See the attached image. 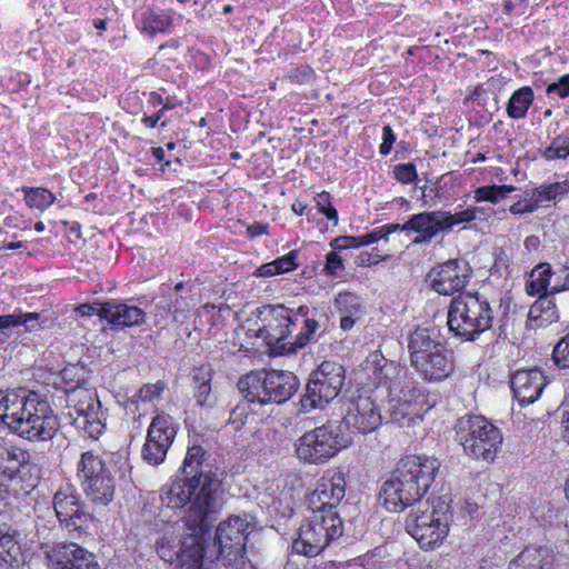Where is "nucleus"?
<instances>
[{"label": "nucleus", "instance_id": "nucleus-1", "mask_svg": "<svg viewBox=\"0 0 569 569\" xmlns=\"http://www.w3.org/2000/svg\"><path fill=\"white\" fill-rule=\"evenodd\" d=\"M0 422L29 441L51 440L59 429L46 397L26 388L0 391Z\"/></svg>", "mask_w": 569, "mask_h": 569}, {"label": "nucleus", "instance_id": "nucleus-2", "mask_svg": "<svg viewBox=\"0 0 569 569\" xmlns=\"http://www.w3.org/2000/svg\"><path fill=\"white\" fill-rule=\"evenodd\" d=\"M218 487V481L211 476L198 481L194 476L177 473L160 488L159 497L161 505L169 509H182L191 503L184 518L186 526L190 531L201 532L209 530L222 507Z\"/></svg>", "mask_w": 569, "mask_h": 569}, {"label": "nucleus", "instance_id": "nucleus-3", "mask_svg": "<svg viewBox=\"0 0 569 569\" xmlns=\"http://www.w3.org/2000/svg\"><path fill=\"white\" fill-rule=\"evenodd\" d=\"M437 459L426 456H409L401 459L381 489L380 499L383 506L399 512L421 501L439 471Z\"/></svg>", "mask_w": 569, "mask_h": 569}, {"label": "nucleus", "instance_id": "nucleus-4", "mask_svg": "<svg viewBox=\"0 0 569 569\" xmlns=\"http://www.w3.org/2000/svg\"><path fill=\"white\" fill-rule=\"evenodd\" d=\"M82 368L70 366L61 371L66 393V416L87 437L98 439L104 431L107 411L93 388H89Z\"/></svg>", "mask_w": 569, "mask_h": 569}, {"label": "nucleus", "instance_id": "nucleus-5", "mask_svg": "<svg viewBox=\"0 0 569 569\" xmlns=\"http://www.w3.org/2000/svg\"><path fill=\"white\" fill-rule=\"evenodd\" d=\"M378 378L385 380L389 391V413L400 427H410L422 419V415L433 407L416 380L407 377L395 362L385 363L378 369Z\"/></svg>", "mask_w": 569, "mask_h": 569}, {"label": "nucleus", "instance_id": "nucleus-6", "mask_svg": "<svg viewBox=\"0 0 569 569\" xmlns=\"http://www.w3.org/2000/svg\"><path fill=\"white\" fill-rule=\"evenodd\" d=\"M450 506L441 498L419 502L410 509L406 519L407 532L417 540L421 549L439 547L449 533Z\"/></svg>", "mask_w": 569, "mask_h": 569}, {"label": "nucleus", "instance_id": "nucleus-7", "mask_svg": "<svg viewBox=\"0 0 569 569\" xmlns=\"http://www.w3.org/2000/svg\"><path fill=\"white\" fill-rule=\"evenodd\" d=\"M492 321L493 311L489 301L478 293L459 295L449 305L447 315L449 331L462 341H475L491 328Z\"/></svg>", "mask_w": 569, "mask_h": 569}, {"label": "nucleus", "instance_id": "nucleus-8", "mask_svg": "<svg viewBox=\"0 0 569 569\" xmlns=\"http://www.w3.org/2000/svg\"><path fill=\"white\" fill-rule=\"evenodd\" d=\"M299 318L283 306L266 305L257 308L251 319V332L257 340L267 347L269 355L292 353L289 336L292 327L298 325Z\"/></svg>", "mask_w": 569, "mask_h": 569}, {"label": "nucleus", "instance_id": "nucleus-9", "mask_svg": "<svg viewBox=\"0 0 569 569\" xmlns=\"http://www.w3.org/2000/svg\"><path fill=\"white\" fill-rule=\"evenodd\" d=\"M342 533L343 523L336 511L313 510L300 526L298 538L292 542V549L299 555L316 557Z\"/></svg>", "mask_w": 569, "mask_h": 569}, {"label": "nucleus", "instance_id": "nucleus-10", "mask_svg": "<svg viewBox=\"0 0 569 569\" xmlns=\"http://www.w3.org/2000/svg\"><path fill=\"white\" fill-rule=\"evenodd\" d=\"M459 440L467 456L492 462L502 445L501 431L483 416H469L459 422Z\"/></svg>", "mask_w": 569, "mask_h": 569}, {"label": "nucleus", "instance_id": "nucleus-11", "mask_svg": "<svg viewBox=\"0 0 569 569\" xmlns=\"http://www.w3.org/2000/svg\"><path fill=\"white\" fill-rule=\"evenodd\" d=\"M343 383V367L337 362L323 361L309 376L301 407L305 410L323 408L338 397Z\"/></svg>", "mask_w": 569, "mask_h": 569}, {"label": "nucleus", "instance_id": "nucleus-12", "mask_svg": "<svg viewBox=\"0 0 569 569\" xmlns=\"http://www.w3.org/2000/svg\"><path fill=\"white\" fill-rule=\"evenodd\" d=\"M52 506L60 527L70 536L79 538L88 531L93 517L73 485H61L53 495Z\"/></svg>", "mask_w": 569, "mask_h": 569}, {"label": "nucleus", "instance_id": "nucleus-13", "mask_svg": "<svg viewBox=\"0 0 569 569\" xmlns=\"http://www.w3.org/2000/svg\"><path fill=\"white\" fill-rule=\"evenodd\" d=\"M298 378L290 371H251V403H282L299 389Z\"/></svg>", "mask_w": 569, "mask_h": 569}, {"label": "nucleus", "instance_id": "nucleus-14", "mask_svg": "<svg viewBox=\"0 0 569 569\" xmlns=\"http://www.w3.org/2000/svg\"><path fill=\"white\" fill-rule=\"evenodd\" d=\"M346 446V441L340 436L337 427L323 425L306 432L298 439L296 455L305 462L323 463Z\"/></svg>", "mask_w": 569, "mask_h": 569}, {"label": "nucleus", "instance_id": "nucleus-15", "mask_svg": "<svg viewBox=\"0 0 569 569\" xmlns=\"http://www.w3.org/2000/svg\"><path fill=\"white\" fill-rule=\"evenodd\" d=\"M248 527L249 523L240 517H231L218 526L214 546L218 548L217 559L224 567L244 569Z\"/></svg>", "mask_w": 569, "mask_h": 569}, {"label": "nucleus", "instance_id": "nucleus-16", "mask_svg": "<svg viewBox=\"0 0 569 569\" xmlns=\"http://www.w3.org/2000/svg\"><path fill=\"white\" fill-rule=\"evenodd\" d=\"M176 435L174 419L164 412L157 413L148 428L142 458L153 466L163 462Z\"/></svg>", "mask_w": 569, "mask_h": 569}, {"label": "nucleus", "instance_id": "nucleus-17", "mask_svg": "<svg viewBox=\"0 0 569 569\" xmlns=\"http://www.w3.org/2000/svg\"><path fill=\"white\" fill-rule=\"evenodd\" d=\"M47 559L53 569H100L96 555L76 542L54 543Z\"/></svg>", "mask_w": 569, "mask_h": 569}, {"label": "nucleus", "instance_id": "nucleus-18", "mask_svg": "<svg viewBox=\"0 0 569 569\" xmlns=\"http://www.w3.org/2000/svg\"><path fill=\"white\" fill-rule=\"evenodd\" d=\"M553 274L557 276V271L553 272L550 264L548 263H541L530 272L529 279L526 282V292L529 296L539 297V299L530 308V318L537 319L541 317V312L543 310L547 316L545 320H551L553 317H556L555 306L552 305L551 300H549V295L552 293L551 290L548 291L550 279Z\"/></svg>", "mask_w": 569, "mask_h": 569}, {"label": "nucleus", "instance_id": "nucleus-19", "mask_svg": "<svg viewBox=\"0 0 569 569\" xmlns=\"http://www.w3.org/2000/svg\"><path fill=\"white\" fill-rule=\"evenodd\" d=\"M345 495V475L339 470H327L318 480L316 489L309 495L308 505L313 510H333Z\"/></svg>", "mask_w": 569, "mask_h": 569}, {"label": "nucleus", "instance_id": "nucleus-20", "mask_svg": "<svg viewBox=\"0 0 569 569\" xmlns=\"http://www.w3.org/2000/svg\"><path fill=\"white\" fill-rule=\"evenodd\" d=\"M381 421L380 408L368 395H359L352 400L345 417L348 428L365 435L375 431Z\"/></svg>", "mask_w": 569, "mask_h": 569}, {"label": "nucleus", "instance_id": "nucleus-21", "mask_svg": "<svg viewBox=\"0 0 569 569\" xmlns=\"http://www.w3.org/2000/svg\"><path fill=\"white\" fill-rule=\"evenodd\" d=\"M431 286L439 295L450 296L463 289L469 279L465 262L448 261L431 271Z\"/></svg>", "mask_w": 569, "mask_h": 569}, {"label": "nucleus", "instance_id": "nucleus-22", "mask_svg": "<svg viewBox=\"0 0 569 569\" xmlns=\"http://www.w3.org/2000/svg\"><path fill=\"white\" fill-rule=\"evenodd\" d=\"M510 382L513 396L521 406L538 400L546 387V378L538 369L517 370Z\"/></svg>", "mask_w": 569, "mask_h": 569}, {"label": "nucleus", "instance_id": "nucleus-23", "mask_svg": "<svg viewBox=\"0 0 569 569\" xmlns=\"http://www.w3.org/2000/svg\"><path fill=\"white\" fill-rule=\"evenodd\" d=\"M398 231H413L418 233L419 236L415 239V243L430 241L440 232H445L441 210L413 214L406 223L399 224Z\"/></svg>", "mask_w": 569, "mask_h": 569}, {"label": "nucleus", "instance_id": "nucleus-24", "mask_svg": "<svg viewBox=\"0 0 569 569\" xmlns=\"http://www.w3.org/2000/svg\"><path fill=\"white\" fill-rule=\"evenodd\" d=\"M442 347L445 346L439 340V331L435 327H418L410 333L408 341L411 365L416 366Z\"/></svg>", "mask_w": 569, "mask_h": 569}, {"label": "nucleus", "instance_id": "nucleus-25", "mask_svg": "<svg viewBox=\"0 0 569 569\" xmlns=\"http://www.w3.org/2000/svg\"><path fill=\"white\" fill-rule=\"evenodd\" d=\"M102 311L108 322L122 328L140 326L146 321V312L142 309L126 302L107 301Z\"/></svg>", "mask_w": 569, "mask_h": 569}, {"label": "nucleus", "instance_id": "nucleus-26", "mask_svg": "<svg viewBox=\"0 0 569 569\" xmlns=\"http://www.w3.org/2000/svg\"><path fill=\"white\" fill-rule=\"evenodd\" d=\"M425 379L429 381H440L447 378L452 371V360L449 351L442 347L433 353H429L426 359L413 366Z\"/></svg>", "mask_w": 569, "mask_h": 569}, {"label": "nucleus", "instance_id": "nucleus-27", "mask_svg": "<svg viewBox=\"0 0 569 569\" xmlns=\"http://www.w3.org/2000/svg\"><path fill=\"white\" fill-rule=\"evenodd\" d=\"M102 475L103 477L113 476L111 469L99 455L91 450L83 452L77 465V478L80 486L100 479Z\"/></svg>", "mask_w": 569, "mask_h": 569}, {"label": "nucleus", "instance_id": "nucleus-28", "mask_svg": "<svg viewBox=\"0 0 569 569\" xmlns=\"http://www.w3.org/2000/svg\"><path fill=\"white\" fill-rule=\"evenodd\" d=\"M206 531H191V535L181 542L177 553V567L180 569H201L203 549L198 540V536H202Z\"/></svg>", "mask_w": 569, "mask_h": 569}, {"label": "nucleus", "instance_id": "nucleus-29", "mask_svg": "<svg viewBox=\"0 0 569 569\" xmlns=\"http://www.w3.org/2000/svg\"><path fill=\"white\" fill-rule=\"evenodd\" d=\"M553 555L548 548H527L509 563L508 569H552Z\"/></svg>", "mask_w": 569, "mask_h": 569}, {"label": "nucleus", "instance_id": "nucleus-30", "mask_svg": "<svg viewBox=\"0 0 569 569\" xmlns=\"http://www.w3.org/2000/svg\"><path fill=\"white\" fill-rule=\"evenodd\" d=\"M87 498L94 505L107 506L114 496L116 480L113 476L100 477L90 483L81 486Z\"/></svg>", "mask_w": 569, "mask_h": 569}, {"label": "nucleus", "instance_id": "nucleus-31", "mask_svg": "<svg viewBox=\"0 0 569 569\" xmlns=\"http://www.w3.org/2000/svg\"><path fill=\"white\" fill-rule=\"evenodd\" d=\"M569 192V182L561 181L555 182L547 186H540L528 191V196L531 197L532 203L535 208L538 210L539 208L550 207L551 203L560 200L563 196Z\"/></svg>", "mask_w": 569, "mask_h": 569}, {"label": "nucleus", "instance_id": "nucleus-32", "mask_svg": "<svg viewBox=\"0 0 569 569\" xmlns=\"http://www.w3.org/2000/svg\"><path fill=\"white\" fill-rule=\"evenodd\" d=\"M242 400L230 411L229 426L239 431L246 426L249 415V375L242 376L237 383Z\"/></svg>", "mask_w": 569, "mask_h": 569}, {"label": "nucleus", "instance_id": "nucleus-33", "mask_svg": "<svg viewBox=\"0 0 569 569\" xmlns=\"http://www.w3.org/2000/svg\"><path fill=\"white\" fill-rule=\"evenodd\" d=\"M172 24V14L169 11L148 10L142 14L141 29L150 37L166 32Z\"/></svg>", "mask_w": 569, "mask_h": 569}, {"label": "nucleus", "instance_id": "nucleus-34", "mask_svg": "<svg viewBox=\"0 0 569 569\" xmlns=\"http://www.w3.org/2000/svg\"><path fill=\"white\" fill-rule=\"evenodd\" d=\"M533 90L530 87H521L510 97L507 104V113L511 119H522L533 102Z\"/></svg>", "mask_w": 569, "mask_h": 569}, {"label": "nucleus", "instance_id": "nucleus-35", "mask_svg": "<svg viewBox=\"0 0 569 569\" xmlns=\"http://www.w3.org/2000/svg\"><path fill=\"white\" fill-rule=\"evenodd\" d=\"M293 316H297L299 318L298 323L302 325L301 331L295 338H291V347H293V352H296L297 349L303 348L309 343L318 330L319 323L317 320L307 317L308 308L303 306L299 307Z\"/></svg>", "mask_w": 569, "mask_h": 569}, {"label": "nucleus", "instance_id": "nucleus-36", "mask_svg": "<svg viewBox=\"0 0 569 569\" xmlns=\"http://www.w3.org/2000/svg\"><path fill=\"white\" fill-rule=\"evenodd\" d=\"M204 451L200 446H192L188 449L186 458L179 473L182 476L193 477L198 481H203L206 476H210L202 471V458Z\"/></svg>", "mask_w": 569, "mask_h": 569}, {"label": "nucleus", "instance_id": "nucleus-37", "mask_svg": "<svg viewBox=\"0 0 569 569\" xmlns=\"http://www.w3.org/2000/svg\"><path fill=\"white\" fill-rule=\"evenodd\" d=\"M39 318L40 313L38 312H19L0 316V332L4 333L6 330L19 326H26L29 330H37L40 328L38 322Z\"/></svg>", "mask_w": 569, "mask_h": 569}, {"label": "nucleus", "instance_id": "nucleus-38", "mask_svg": "<svg viewBox=\"0 0 569 569\" xmlns=\"http://www.w3.org/2000/svg\"><path fill=\"white\" fill-rule=\"evenodd\" d=\"M24 200L28 207L44 211L56 200L54 194L46 188H23Z\"/></svg>", "mask_w": 569, "mask_h": 569}, {"label": "nucleus", "instance_id": "nucleus-39", "mask_svg": "<svg viewBox=\"0 0 569 569\" xmlns=\"http://www.w3.org/2000/svg\"><path fill=\"white\" fill-rule=\"evenodd\" d=\"M336 303L341 315L350 316L358 319L361 318L362 305L358 296L350 292L340 293L336 299Z\"/></svg>", "mask_w": 569, "mask_h": 569}, {"label": "nucleus", "instance_id": "nucleus-40", "mask_svg": "<svg viewBox=\"0 0 569 569\" xmlns=\"http://www.w3.org/2000/svg\"><path fill=\"white\" fill-rule=\"evenodd\" d=\"M515 190L512 186H489V187H480L475 191L476 201H489L492 203H497L501 199H505L510 192Z\"/></svg>", "mask_w": 569, "mask_h": 569}, {"label": "nucleus", "instance_id": "nucleus-41", "mask_svg": "<svg viewBox=\"0 0 569 569\" xmlns=\"http://www.w3.org/2000/svg\"><path fill=\"white\" fill-rule=\"evenodd\" d=\"M477 208H467L456 213L441 211L445 231L451 230L455 226L467 223L477 218Z\"/></svg>", "mask_w": 569, "mask_h": 569}, {"label": "nucleus", "instance_id": "nucleus-42", "mask_svg": "<svg viewBox=\"0 0 569 569\" xmlns=\"http://www.w3.org/2000/svg\"><path fill=\"white\" fill-rule=\"evenodd\" d=\"M166 388H167V385L161 380H159L154 383H146L130 399V401L132 403H137L138 401L152 402L156 399H159L161 397V395L166 390Z\"/></svg>", "mask_w": 569, "mask_h": 569}, {"label": "nucleus", "instance_id": "nucleus-43", "mask_svg": "<svg viewBox=\"0 0 569 569\" xmlns=\"http://www.w3.org/2000/svg\"><path fill=\"white\" fill-rule=\"evenodd\" d=\"M194 380L197 382H199L197 386L196 393H194L197 403L202 407L206 405H209L208 400H209L210 392H211V386H210L211 372L209 370H207V371L199 370V372L197 375H194Z\"/></svg>", "mask_w": 569, "mask_h": 569}, {"label": "nucleus", "instance_id": "nucleus-44", "mask_svg": "<svg viewBox=\"0 0 569 569\" xmlns=\"http://www.w3.org/2000/svg\"><path fill=\"white\" fill-rule=\"evenodd\" d=\"M399 224L398 223H389L381 226L375 230H372L369 233H366L363 236H359V240H361V247L371 244L382 238L387 239V236L398 231Z\"/></svg>", "mask_w": 569, "mask_h": 569}, {"label": "nucleus", "instance_id": "nucleus-45", "mask_svg": "<svg viewBox=\"0 0 569 569\" xmlns=\"http://www.w3.org/2000/svg\"><path fill=\"white\" fill-rule=\"evenodd\" d=\"M315 200L318 211L326 216L328 220L333 221V223L337 224L338 212L331 204L330 194L323 191L321 193H318Z\"/></svg>", "mask_w": 569, "mask_h": 569}, {"label": "nucleus", "instance_id": "nucleus-46", "mask_svg": "<svg viewBox=\"0 0 569 569\" xmlns=\"http://www.w3.org/2000/svg\"><path fill=\"white\" fill-rule=\"evenodd\" d=\"M567 139L562 136L556 138L551 146L545 149L543 157L548 160L565 159L569 156L566 149Z\"/></svg>", "mask_w": 569, "mask_h": 569}, {"label": "nucleus", "instance_id": "nucleus-47", "mask_svg": "<svg viewBox=\"0 0 569 569\" xmlns=\"http://www.w3.org/2000/svg\"><path fill=\"white\" fill-rule=\"evenodd\" d=\"M393 173L396 179L402 183H411L417 179V170L413 163L397 164Z\"/></svg>", "mask_w": 569, "mask_h": 569}, {"label": "nucleus", "instance_id": "nucleus-48", "mask_svg": "<svg viewBox=\"0 0 569 569\" xmlns=\"http://www.w3.org/2000/svg\"><path fill=\"white\" fill-rule=\"evenodd\" d=\"M298 251L292 250L283 257L273 260L274 267L277 268V274L295 270L298 267L296 263Z\"/></svg>", "mask_w": 569, "mask_h": 569}, {"label": "nucleus", "instance_id": "nucleus-49", "mask_svg": "<svg viewBox=\"0 0 569 569\" xmlns=\"http://www.w3.org/2000/svg\"><path fill=\"white\" fill-rule=\"evenodd\" d=\"M569 290V263H563L557 270V280L551 287V293Z\"/></svg>", "mask_w": 569, "mask_h": 569}, {"label": "nucleus", "instance_id": "nucleus-50", "mask_svg": "<svg viewBox=\"0 0 569 569\" xmlns=\"http://www.w3.org/2000/svg\"><path fill=\"white\" fill-rule=\"evenodd\" d=\"M552 358L558 366L569 368V342L561 339L553 349Z\"/></svg>", "mask_w": 569, "mask_h": 569}, {"label": "nucleus", "instance_id": "nucleus-51", "mask_svg": "<svg viewBox=\"0 0 569 569\" xmlns=\"http://www.w3.org/2000/svg\"><path fill=\"white\" fill-rule=\"evenodd\" d=\"M546 92L548 94H557L559 98H566L569 96V73L559 78L557 82L550 83L547 87Z\"/></svg>", "mask_w": 569, "mask_h": 569}, {"label": "nucleus", "instance_id": "nucleus-52", "mask_svg": "<svg viewBox=\"0 0 569 569\" xmlns=\"http://www.w3.org/2000/svg\"><path fill=\"white\" fill-rule=\"evenodd\" d=\"M536 210L537 209L535 208V204L532 203L531 197L528 196V191L525 192V197L522 199H520L519 201L515 202L509 208V211L512 214L532 213Z\"/></svg>", "mask_w": 569, "mask_h": 569}, {"label": "nucleus", "instance_id": "nucleus-53", "mask_svg": "<svg viewBox=\"0 0 569 569\" xmlns=\"http://www.w3.org/2000/svg\"><path fill=\"white\" fill-rule=\"evenodd\" d=\"M330 246L335 250L359 248V247H361V240H359V237H351V236L338 237L330 242Z\"/></svg>", "mask_w": 569, "mask_h": 569}, {"label": "nucleus", "instance_id": "nucleus-54", "mask_svg": "<svg viewBox=\"0 0 569 569\" xmlns=\"http://www.w3.org/2000/svg\"><path fill=\"white\" fill-rule=\"evenodd\" d=\"M157 552L164 561L177 565L178 549L168 541H160L157 547Z\"/></svg>", "mask_w": 569, "mask_h": 569}, {"label": "nucleus", "instance_id": "nucleus-55", "mask_svg": "<svg viewBox=\"0 0 569 569\" xmlns=\"http://www.w3.org/2000/svg\"><path fill=\"white\" fill-rule=\"evenodd\" d=\"M104 307L106 302L96 305L83 303L77 307L76 312L81 317H90L92 315H97L104 319V312L102 311Z\"/></svg>", "mask_w": 569, "mask_h": 569}, {"label": "nucleus", "instance_id": "nucleus-56", "mask_svg": "<svg viewBox=\"0 0 569 569\" xmlns=\"http://www.w3.org/2000/svg\"><path fill=\"white\" fill-rule=\"evenodd\" d=\"M342 269H343V263H342V259L340 258V256L335 251L329 252L327 254V263L325 266V271L330 276H335V274H337V272L339 270H342Z\"/></svg>", "mask_w": 569, "mask_h": 569}, {"label": "nucleus", "instance_id": "nucleus-57", "mask_svg": "<svg viewBox=\"0 0 569 569\" xmlns=\"http://www.w3.org/2000/svg\"><path fill=\"white\" fill-rule=\"evenodd\" d=\"M382 140L383 141L380 144L379 150L381 154L387 156L390 152L392 144L396 140V136L393 134L392 129L389 126H386L382 129Z\"/></svg>", "mask_w": 569, "mask_h": 569}, {"label": "nucleus", "instance_id": "nucleus-58", "mask_svg": "<svg viewBox=\"0 0 569 569\" xmlns=\"http://www.w3.org/2000/svg\"><path fill=\"white\" fill-rule=\"evenodd\" d=\"M560 411H561L562 438L569 445V403H563L560 407Z\"/></svg>", "mask_w": 569, "mask_h": 569}, {"label": "nucleus", "instance_id": "nucleus-59", "mask_svg": "<svg viewBox=\"0 0 569 569\" xmlns=\"http://www.w3.org/2000/svg\"><path fill=\"white\" fill-rule=\"evenodd\" d=\"M277 274V268L273 261L260 266L254 272L256 277H272Z\"/></svg>", "mask_w": 569, "mask_h": 569}, {"label": "nucleus", "instance_id": "nucleus-60", "mask_svg": "<svg viewBox=\"0 0 569 569\" xmlns=\"http://www.w3.org/2000/svg\"><path fill=\"white\" fill-rule=\"evenodd\" d=\"M167 109V106H164L157 114L154 116H144L141 121L142 123L148 128H154L158 123V121L161 118V114L163 110Z\"/></svg>", "mask_w": 569, "mask_h": 569}, {"label": "nucleus", "instance_id": "nucleus-61", "mask_svg": "<svg viewBox=\"0 0 569 569\" xmlns=\"http://www.w3.org/2000/svg\"><path fill=\"white\" fill-rule=\"evenodd\" d=\"M357 320H358V318L341 315L340 327L343 330H350L355 326Z\"/></svg>", "mask_w": 569, "mask_h": 569}, {"label": "nucleus", "instance_id": "nucleus-62", "mask_svg": "<svg viewBox=\"0 0 569 569\" xmlns=\"http://www.w3.org/2000/svg\"><path fill=\"white\" fill-rule=\"evenodd\" d=\"M151 153L157 161H162L164 159V149L161 147L151 148Z\"/></svg>", "mask_w": 569, "mask_h": 569}, {"label": "nucleus", "instance_id": "nucleus-63", "mask_svg": "<svg viewBox=\"0 0 569 569\" xmlns=\"http://www.w3.org/2000/svg\"><path fill=\"white\" fill-rule=\"evenodd\" d=\"M525 246L527 249H531V248L536 249L539 246L538 237L530 236V237L526 238Z\"/></svg>", "mask_w": 569, "mask_h": 569}, {"label": "nucleus", "instance_id": "nucleus-64", "mask_svg": "<svg viewBox=\"0 0 569 569\" xmlns=\"http://www.w3.org/2000/svg\"><path fill=\"white\" fill-rule=\"evenodd\" d=\"M264 232H266V226H261V224L251 226V237L262 234Z\"/></svg>", "mask_w": 569, "mask_h": 569}]
</instances>
